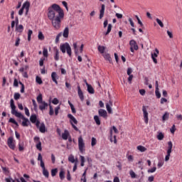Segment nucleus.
Returning <instances> with one entry per match:
<instances>
[{
	"label": "nucleus",
	"mask_w": 182,
	"mask_h": 182,
	"mask_svg": "<svg viewBox=\"0 0 182 182\" xmlns=\"http://www.w3.org/2000/svg\"><path fill=\"white\" fill-rule=\"evenodd\" d=\"M48 19L51 21L53 27L55 31H59L62 28V21L65 18V11L56 4L48 8Z\"/></svg>",
	"instance_id": "obj_1"
},
{
	"label": "nucleus",
	"mask_w": 182,
	"mask_h": 182,
	"mask_svg": "<svg viewBox=\"0 0 182 182\" xmlns=\"http://www.w3.org/2000/svg\"><path fill=\"white\" fill-rule=\"evenodd\" d=\"M10 107L11 109V114H14V116H16V117L22 119L23 122H22L21 124H22L23 127H28V126H29V124H31V122H29V119L28 118L25 117L22 114V113L18 112V111H16V106H15V102L14 101V99H11L10 100Z\"/></svg>",
	"instance_id": "obj_2"
},
{
	"label": "nucleus",
	"mask_w": 182,
	"mask_h": 182,
	"mask_svg": "<svg viewBox=\"0 0 182 182\" xmlns=\"http://www.w3.org/2000/svg\"><path fill=\"white\" fill-rule=\"evenodd\" d=\"M60 50L63 53H68V55L72 56V48H70V46L69 43H65L64 44H62L60 46Z\"/></svg>",
	"instance_id": "obj_3"
},
{
	"label": "nucleus",
	"mask_w": 182,
	"mask_h": 182,
	"mask_svg": "<svg viewBox=\"0 0 182 182\" xmlns=\"http://www.w3.org/2000/svg\"><path fill=\"white\" fill-rule=\"evenodd\" d=\"M78 149L80 152L83 154L86 151V145L85 144V141L83 140V137L80 136L78 137Z\"/></svg>",
	"instance_id": "obj_4"
},
{
	"label": "nucleus",
	"mask_w": 182,
	"mask_h": 182,
	"mask_svg": "<svg viewBox=\"0 0 182 182\" xmlns=\"http://www.w3.org/2000/svg\"><path fill=\"white\" fill-rule=\"evenodd\" d=\"M68 117L70 119V124L72 125V127L74 129V130H75V132H79V129L76 127V125H75L77 124V120L76 118H75L72 114H68Z\"/></svg>",
	"instance_id": "obj_5"
},
{
	"label": "nucleus",
	"mask_w": 182,
	"mask_h": 182,
	"mask_svg": "<svg viewBox=\"0 0 182 182\" xmlns=\"http://www.w3.org/2000/svg\"><path fill=\"white\" fill-rule=\"evenodd\" d=\"M172 149H173V142L170 141L168 142V150H167V154L165 157V161H168L170 160V156L171 154Z\"/></svg>",
	"instance_id": "obj_6"
},
{
	"label": "nucleus",
	"mask_w": 182,
	"mask_h": 182,
	"mask_svg": "<svg viewBox=\"0 0 182 182\" xmlns=\"http://www.w3.org/2000/svg\"><path fill=\"white\" fill-rule=\"evenodd\" d=\"M142 112L144 114V120L147 124L149 123V112H147V109H146V106L142 107Z\"/></svg>",
	"instance_id": "obj_7"
},
{
	"label": "nucleus",
	"mask_w": 182,
	"mask_h": 182,
	"mask_svg": "<svg viewBox=\"0 0 182 182\" xmlns=\"http://www.w3.org/2000/svg\"><path fill=\"white\" fill-rule=\"evenodd\" d=\"M7 144H8L9 149H11V150H14L15 144L14 143V138L12 136L9 137V139L7 140Z\"/></svg>",
	"instance_id": "obj_8"
},
{
	"label": "nucleus",
	"mask_w": 182,
	"mask_h": 182,
	"mask_svg": "<svg viewBox=\"0 0 182 182\" xmlns=\"http://www.w3.org/2000/svg\"><path fill=\"white\" fill-rule=\"evenodd\" d=\"M159 49L156 48L155 52L152 53L151 54V59H152L154 63H155V64H157V59L156 58H157V56H159Z\"/></svg>",
	"instance_id": "obj_9"
},
{
	"label": "nucleus",
	"mask_w": 182,
	"mask_h": 182,
	"mask_svg": "<svg viewBox=\"0 0 182 182\" xmlns=\"http://www.w3.org/2000/svg\"><path fill=\"white\" fill-rule=\"evenodd\" d=\"M98 114L104 119H107V112L105 109H100L98 110Z\"/></svg>",
	"instance_id": "obj_10"
},
{
	"label": "nucleus",
	"mask_w": 182,
	"mask_h": 182,
	"mask_svg": "<svg viewBox=\"0 0 182 182\" xmlns=\"http://www.w3.org/2000/svg\"><path fill=\"white\" fill-rule=\"evenodd\" d=\"M106 9V6L105 4L101 5V9L100 10V19H102L103 16H105V11Z\"/></svg>",
	"instance_id": "obj_11"
},
{
	"label": "nucleus",
	"mask_w": 182,
	"mask_h": 182,
	"mask_svg": "<svg viewBox=\"0 0 182 182\" xmlns=\"http://www.w3.org/2000/svg\"><path fill=\"white\" fill-rule=\"evenodd\" d=\"M112 106H113V102H112V100H109V103L106 104V109L109 114L113 113V111L112 110Z\"/></svg>",
	"instance_id": "obj_12"
},
{
	"label": "nucleus",
	"mask_w": 182,
	"mask_h": 182,
	"mask_svg": "<svg viewBox=\"0 0 182 182\" xmlns=\"http://www.w3.org/2000/svg\"><path fill=\"white\" fill-rule=\"evenodd\" d=\"M129 45L131 48H134V50H139V46H137V43L134 40H131L129 41Z\"/></svg>",
	"instance_id": "obj_13"
},
{
	"label": "nucleus",
	"mask_w": 182,
	"mask_h": 182,
	"mask_svg": "<svg viewBox=\"0 0 182 182\" xmlns=\"http://www.w3.org/2000/svg\"><path fill=\"white\" fill-rule=\"evenodd\" d=\"M77 93L80 100L83 102V100H85V96L83 95V92L82 91V90L80 89V86L79 85L77 86Z\"/></svg>",
	"instance_id": "obj_14"
},
{
	"label": "nucleus",
	"mask_w": 182,
	"mask_h": 182,
	"mask_svg": "<svg viewBox=\"0 0 182 182\" xmlns=\"http://www.w3.org/2000/svg\"><path fill=\"white\" fill-rule=\"evenodd\" d=\"M85 84L87 87L88 93H90V95L95 94V89H93V87H92V85H89V83H87V82L86 80H85Z\"/></svg>",
	"instance_id": "obj_15"
},
{
	"label": "nucleus",
	"mask_w": 182,
	"mask_h": 182,
	"mask_svg": "<svg viewBox=\"0 0 182 182\" xmlns=\"http://www.w3.org/2000/svg\"><path fill=\"white\" fill-rule=\"evenodd\" d=\"M70 136V133H69V131L67 129H65L64 133L62 134V139L63 140H68L69 137Z\"/></svg>",
	"instance_id": "obj_16"
},
{
	"label": "nucleus",
	"mask_w": 182,
	"mask_h": 182,
	"mask_svg": "<svg viewBox=\"0 0 182 182\" xmlns=\"http://www.w3.org/2000/svg\"><path fill=\"white\" fill-rule=\"evenodd\" d=\"M63 38H69V27H65L63 32Z\"/></svg>",
	"instance_id": "obj_17"
},
{
	"label": "nucleus",
	"mask_w": 182,
	"mask_h": 182,
	"mask_svg": "<svg viewBox=\"0 0 182 182\" xmlns=\"http://www.w3.org/2000/svg\"><path fill=\"white\" fill-rule=\"evenodd\" d=\"M102 56L105 59V60H108L109 63H112V57H110V54L105 53L104 54H102Z\"/></svg>",
	"instance_id": "obj_18"
},
{
	"label": "nucleus",
	"mask_w": 182,
	"mask_h": 182,
	"mask_svg": "<svg viewBox=\"0 0 182 182\" xmlns=\"http://www.w3.org/2000/svg\"><path fill=\"white\" fill-rule=\"evenodd\" d=\"M51 77H52L53 82H54L55 83V85H58V80H57L58 74H56L55 72L52 73Z\"/></svg>",
	"instance_id": "obj_19"
},
{
	"label": "nucleus",
	"mask_w": 182,
	"mask_h": 182,
	"mask_svg": "<svg viewBox=\"0 0 182 182\" xmlns=\"http://www.w3.org/2000/svg\"><path fill=\"white\" fill-rule=\"evenodd\" d=\"M31 6V3L29 1H26L23 4L22 8L26 9V11H29V8Z\"/></svg>",
	"instance_id": "obj_20"
},
{
	"label": "nucleus",
	"mask_w": 182,
	"mask_h": 182,
	"mask_svg": "<svg viewBox=\"0 0 182 182\" xmlns=\"http://www.w3.org/2000/svg\"><path fill=\"white\" fill-rule=\"evenodd\" d=\"M97 50L101 53L102 55L105 54V50H106V47L103 46H98Z\"/></svg>",
	"instance_id": "obj_21"
},
{
	"label": "nucleus",
	"mask_w": 182,
	"mask_h": 182,
	"mask_svg": "<svg viewBox=\"0 0 182 182\" xmlns=\"http://www.w3.org/2000/svg\"><path fill=\"white\" fill-rule=\"evenodd\" d=\"M168 117H170V113L166 112L162 116V122H166V120H168Z\"/></svg>",
	"instance_id": "obj_22"
},
{
	"label": "nucleus",
	"mask_w": 182,
	"mask_h": 182,
	"mask_svg": "<svg viewBox=\"0 0 182 182\" xmlns=\"http://www.w3.org/2000/svg\"><path fill=\"white\" fill-rule=\"evenodd\" d=\"M41 167L43 168V174L46 177V168H45V163L43 161H41Z\"/></svg>",
	"instance_id": "obj_23"
},
{
	"label": "nucleus",
	"mask_w": 182,
	"mask_h": 182,
	"mask_svg": "<svg viewBox=\"0 0 182 182\" xmlns=\"http://www.w3.org/2000/svg\"><path fill=\"white\" fill-rule=\"evenodd\" d=\"M137 150H139V151H141V153H144V151H147V148L139 145L136 147Z\"/></svg>",
	"instance_id": "obj_24"
},
{
	"label": "nucleus",
	"mask_w": 182,
	"mask_h": 182,
	"mask_svg": "<svg viewBox=\"0 0 182 182\" xmlns=\"http://www.w3.org/2000/svg\"><path fill=\"white\" fill-rule=\"evenodd\" d=\"M68 161H70V163H73L75 164L76 163V159H75V156H73V154L70 155L68 156Z\"/></svg>",
	"instance_id": "obj_25"
},
{
	"label": "nucleus",
	"mask_w": 182,
	"mask_h": 182,
	"mask_svg": "<svg viewBox=\"0 0 182 182\" xmlns=\"http://www.w3.org/2000/svg\"><path fill=\"white\" fill-rule=\"evenodd\" d=\"M40 110H45L46 109V102H42L41 103H38Z\"/></svg>",
	"instance_id": "obj_26"
},
{
	"label": "nucleus",
	"mask_w": 182,
	"mask_h": 182,
	"mask_svg": "<svg viewBox=\"0 0 182 182\" xmlns=\"http://www.w3.org/2000/svg\"><path fill=\"white\" fill-rule=\"evenodd\" d=\"M40 110H45L46 109V102H42L41 103H38Z\"/></svg>",
	"instance_id": "obj_27"
},
{
	"label": "nucleus",
	"mask_w": 182,
	"mask_h": 182,
	"mask_svg": "<svg viewBox=\"0 0 182 182\" xmlns=\"http://www.w3.org/2000/svg\"><path fill=\"white\" fill-rule=\"evenodd\" d=\"M30 120L33 124L36 123V122L38 121L36 118V114H32L30 117Z\"/></svg>",
	"instance_id": "obj_28"
},
{
	"label": "nucleus",
	"mask_w": 182,
	"mask_h": 182,
	"mask_svg": "<svg viewBox=\"0 0 182 182\" xmlns=\"http://www.w3.org/2000/svg\"><path fill=\"white\" fill-rule=\"evenodd\" d=\"M49 107H50V110L48 114H50V116H53V114H55V110L53 109V107H52V105H50V101L49 104Z\"/></svg>",
	"instance_id": "obj_29"
},
{
	"label": "nucleus",
	"mask_w": 182,
	"mask_h": 182,
	"mask_svg": "<svg viewBox=\"0 0 182 182\" xmlns=\"http://www.w3.org/2000/svg\"><path fill=\"white\" fill-rule=\"evenodd\" d=\"M94 120H95L96 124H97V126H100V118L99 117V116L95 115Z\"/></svg>",
	"instance_id": "obj_30"
},
{
	"label": "nucleus",
	"mask_w": 182,
	"mask_h": 182,
	"mask_svg": "<svg viewBox=\"0 0 182 182\" xmlns=\"http://www.w3.org/2000/svg\"><path fill=\"white\" fill-rule=\"evenodd\" d=\"M55 60H59V50L58 48L55 49V56H54Z\"/></svg>",
	"instance_id": "obj_31"
},
{
	"label": "nucleus",
	"mask_w": 182,
	"mask_h": 182,
	"mask_svg": "<svg viewBox=\"0 0 182 182\" xmlns=\"http://www.w3.org/2000/svg\"><path fill=\"white\" fill-rule=\"evenodd\" d=\"M39 131L41 132V133H45V132H46V127H45V125L43 124L41 125L40 127H38Z\"/></svg>",
	"instance_id": "obj_32"
},
{
	"label": "nucleus",
	"mask_w": 182,
	"mask_h": 182,
	"mask_svg": "<svg viewBox=\"0 0 182 182\" xmlns=\"http://www.w3.org/2000/svg\"><path fill=\"white\" fill-rule=\"evenodd\" d=\"M156 139H158V140H163V139H164V134L159 132Z\"/></svg>",
	"instance_id": "obj_33"
},
{
	"label": "nucleus",
	"mask_w": 182,
	"mask_h": 182,
	"mask_svg": "<svg viewBox=\"0 0 182 182\" xmlns=\"http://www.w3.org/2000/svg\"><path fill=\"white\" fill-rule=\"evenodd\" d=\"M16 31H18V32H23V26L22 24H20L18 26H16Z\"/></svg>",
	"instance_id": "obj_34"
},
{
	"label": "nucleus",
	"mask_w": 182,
	"mask_h": 182,
	"mask_svg": "<svg viewBox=\"0 0 182 182\" xmlns=\"http://www.w3.org/2000/svg\"><path fill=\"white\" fill-rule=\"evenodd\" d=\"M97 143V140L96 139V138L92 137L91 139V146L92 147H94V146H96V144Z\"/></svg>",
	"instance_id": "obj_35"
},
{
	"label": "nucleus",
	"mask_w": 182,
	"mask_h": 182,
	"mask_svg": "<svg viewBox=\"0 0 182 182\" xmlns=\"http://www.w3.org/2000/svg\"><path fill=\"white\" fill-rule=\"evenodd\" d=\"M112 24H108L107 30V32L105 33V35H109V33L112 32Z\"/></svg>",
	"instance_id": "obj_36"
},
{
	"label": "nucleus",
	"mask_w": 182,
	"mask_h": 182,
	"mask_svg": "<svg viewBox=\"0 0 182 182\" xmlns=\"http://www.w3.org/2000/svg\"><path fill=\"white\" fill-rule=\"evenodd\" d=\"M156 21L158 25H159V26H161V28H164V24L163 23V21H161V20H160V18H156Z\"/></svg>",
	"instance_id": "obj_37"
},
{
	"label": "nucleus",
	"mask_w": 182,
	"mask_h": 182,
	"mask_svg": "<svg viewBox=\"0 0 182 182\" xmlns=\"http://www.w3.org/2000/svg\"><path fill=\"white\" fill-rule=\"evenodd\" d=\"M19 85H21V93H25V85H23V83H22V82L19 81Z\"/></svg>",
	"instance_id": "obj_38"
},
{
	"label": "nucleus",
	"mask_w": 182,
	"mask_h": 182,
	"mask_svg": "<svg viewBox=\"0 0 182 182\" xmlns=\"http://www.w3.org/2000/svg\"><path fill=\"white\" fill-rule=\"evenodd\" d=\"M129 176H131V178H136V177H137V175H136V173H134L133 170L129 171Z\"/></svg>",
	"instance_id": "obj_39"
},
{
	"label": "nucleus",
	"mask_w": 182,
	"mask_h": 182,
	"mask_svg": "<svg viewBox=\"0 0 182 182\" xmlns=\"http://www.w3.org/2000/svg\"><path fill=\"white\" fill-rule=\"evenodd\" d=\"M36 83H38V85H42L43 82H42V78H41L39 76H36Z\"/></svg>",
	"instance_id": "obj_40"
},
{
	"label": "nucleus",
	"mask_w": 182,
	"mask_h": 182,
	"mask_svg": "<svg viewBox=\"0 0 182 182\" xmlns=\"http://www.w3.org/2000/svg\"><path fill=\"white\" fill-rule=\"evenodd\" d=\"M9 123H13V124H15L16 126H19V124L17 123V122L14 118H10L9 120Z\"/></svg>",
	"instance_id": "obj_41"
},
{
	"label": "nucleus",
	"mask_w": 182,
	"mask_h": 182,
	"mask_svg": "<svg viewBox=\"0 0 182 182\" xmlns=\"http://www.w3.org/2000/svg\"><path fill=\"white\" fill-rule=\"evenodd\" d=\"M57 173H58V168H54L51 170L52 177H55V176H56Z\"/></svg>",
	"instance_id": "obj_42"
},
{
	"label": "nucleus",
	"mask_w": 182,
	"mask_h": 182,
	"mask_svg": "<svg viewBox=\"0 0 182 182\" xmlns=\"http://www.w3.org/2000/svg\"><path fill=\"white\" fill-rule=\"evenodd\" d=\"M73 46L75 50V54L77 55V43H73Z\"/></svg>",
	"instance_id": "obj_43"
},
{
	"label": "nucleus",
	"mask_w": 182,
	"mask_h": 182,
	"mask_svg": "<svg viewBox=\"0 0 182 182\" xmlns=\"http://www.w3.org/2000/svg\"><path fill=\"white\" fill-rule=\"evenodd\" d=\"M77 163H78V161H77V159H76V161L74 164V166H73V173H75V171H76V170H77Z\"/></svg>",
	"instance_id": "obj_44"
},
{
	"label": "nucleus",
	"mask_w": 182,
	"mask_h": 182,
	"mask_svg": "<svg viewBox=\"0 0 182 182\" xmlns=\"http://www.w3.org/2000/svg\"><path fill=\"white\" fill-rule=\"evenodd\" d=\"M37 102L38 103H42V102H43L42 99V94H39L37 97Z\"/></svg>",
	"instance_id": "obj_45"
},
{
	"label": "nucleus",
	"mask_w": 182,
	"mask_h": 182,
	"mask_svg": "<svg viewBox=\"0 0 182 182\" xmlns=\"http://www.w3.org/2000/svg\"><path fill=\"white\" fill-rule=\"evenodd\" d=\"M1 168H2L3 173H4V174H9V169L8 168L2 166Z\"/></svg>",
	"instance_id": "obj_46"
},
{
	"label": "nucleus",
	"mask_w": 182,
	"mask_h": 182,
	"mask_svg": "<svg viewBox=\"0 0 182 182\" xmlns=\"http://www.w3.org/2000/svg\"><path fill=\"white\" fill-rule=\"evenodd\" d=\"M38 39L40 41H43L45 39V36H43V34L41 31L38 33Z\"/></svg>",
	"instance_id": "obj_47"
},
{
	"label": "nucleus",
	"mask_w": 182,
	"mask_h": 182,
	"mask_svg": "<svg viewBox=\"0 0 182 182\" xmlns=\"http://www.w3.org/2000/svg\"><path fill=\"white\" fill-rule=\"evenodd\" d=\"M155 95L158 99H160V97H161V94L160 93V91H159V90H155Z\"/></svg>",
	"instance_id": "obj_48"
},
{
	"label": "nucleus",
	"mask_w": 182,
	"mask_h": 182,
	"mask_svg": "<svg viewBox=\"0 0 182 182\" xmlns=\"http://www.w3.org/2000/svg\"><path fill=\"white\" fill-rule=\"evenodd\" d=\"M59 110H60V106H58L55 108V116H58V114H59Z\"/></svg>",
	"instance_id": "obj_49"
},
{
	"label": "nucleus",
	"mask_w": 182,
	"mask_h": 182,
	"mask_svg": "<svg viewBox=\"0 0 182 182\" xmlns=\"http://www.w3.org/2000/svg\"><path fill=\"white\" fill-rule=\"evenodd\" d=\"M60 178L61 180H63V178H65V171H60Z\"/></svg>",
	"instance_id": "obj_50"
},
{
	"label": "nucleus",
	"mask_w": 182,
	"mask_h": 182,
	"mask_svg": "<svg viewBox=\"0 0 182 182\" xmlns=\"http://www.w3.org/2000/svg\"><path fill=\"white\" fill-rule=\"evenodd\" d=\"M21 97V94L18 93V92H16L14 94V100H18V99H20Z\"/></svg>",
	"instance_id": "obj_51"
},
{
	"label": "nucleus",
	"mask_w": 182,
	"mask_h": 182,
	"mask_svg": "<svg viewBox=\"0 0 182 182\" xmlns=\"http://www.w3.org/2000/svg\"><path fill=\"white\" fill-rule=\"evenodd\" d=\"M127 73L128 76L132 75V73H133V70L132 69V68H127Z\"/></svg>",
	"instance_id": "obj_52"
},
{
	"label": "nucleus",
	"mask_w": 182,
	"mask_h": 182,
	"mask_svg": "<svg viewBox=\"0 0 182 182\" xmlns=\"http://www.w3.org/2000/svg\"><path fill=\"white\" fill-rule=\"evenodd\" d=\"M36 149H38V150H42V143L41 142H38V143H37V144H36Z\"/></svg>",
	"instance_id": "obj_53"
},
{
	"label": "nucleus",
	"mask_w": 182,
	"mask_h": 182,
	"mask_svg": "<svg viewBox=\"0 0 182 182\" xmlns=\"http://www.w3.org/2000/svg\"><path fill=\"white\" fill-rule=\"evenodd\" d=\"M51 102L53 105H59V100H58V98H54Z\"/></svg>",
	"instance_id": "obj_54"
},
{
	"label": "nucleus",
	"mask_w": 182,
	"mask_h": 182,
	"mask_svg": "<svg viewBox=\"0 0 182 182\" xmlns=\"http://www.w3.org/2000/svg\"><path fill=\"white\" fill-rule=\"evenodd\" d=\"M18 150L19 151H23L24 150L23 144H18Z\"/></svg>",
	"instance_id": "obj_55"
},
{
	"label": "nucleus",
	"mask_w": 182,
	"mask_h": 182,
	"mask_svg": "<svg viewBox=\"0 0 182 182\" xmlns=\"http://www.w3.org/2000/svg\"><path fill=\"white\" fill-rule=\"evenodd\" d=\"M157 170V168L156 166H154L152 168L148 170V173H154Z\"/></svg>",
	"instance_id": "obj_56"
},
{
	"label": "nucleus",
	"mask_w": 182,
	"mask_h": 182,
	"mask_svg": "<svg viewBox=\"0 0 182 182\" xmlns=\"http://www.w3.org/2000/svg\"><path fill=\"white\" fill-rule=\"evenodd\" d=\"M171 133H172V134H174V132H176V125H173L172 127L170 129Z\"/></svg>",
	"instance_id": "obj_57"
},
{
	"label": "nucleus",
	"mask_w": 182,
	"mask_h": 182,
	"mask_svg": "<svg viewBox=\"0 0 182 182\" xmlns=\"http://www.w3.org/2000/svg\"><path fill=\"white\" fill-rule=\"evenodd\" d=\"M63 6H65L66 11H69V8H68V3L66 1H62Z\"/></svg>",
	"instance_id": "obj_58"
},
{
	"label": "nucleus",
	"mask_w": 182,
	"mask_h": 182,
	"mask_svg": "<svg viewBox=\"0 0 182 182\" xmlns=\"http://www.w3.org/2000/svg\"><path fill=\"white\" fill-rule=\"evenodd\" d=\"M24 111L26 116H30L29 109H28V107H24Z\"/></svg>",
	"instance_id": "obj_59"
},
{
	"label": "nucleus",
	"mask_w": 182,
	"mask_h": 182,
	"mask_svg": "<svg viewBox=\"0 0 182 182\" xmlns=\"http://www.w3.org/2000/svg\"><path fill=\"white\" fill-rule=\"evenodd\" d=\"M16 181L17 182H27L23 177H21L20 179H16Z\"/></svg>",
	"instance_id": "obj_60"
},
{
	"label": "nucleus",
	"mask_w": 182,
	"mask_h": 182,
	"mask_svg": "<svg viewBox=\"0 0 182 182\" xmlns=\"http://www.w3.org/2000/svg\"><path fill=\"white\" fill-rule=\"evenodd\" d=\"M43 60H45V58H41L39 60V65L43 66Z\"/></svg>",
	"instance_id": "obj_61"
},
{
	"label": "nucleus",
	"mask_w": 182,
	"mask_h": 182,
	"mask_svg": "<svg viewBox=\"0 0 182 182\" xmlns=\"http://www.w3.org/2000/svg\"><path fill=\"white\" fill-rule=\"evenodd\" d=\"M127 159H128V161H133V160H134L133 156L129 155L127 156Z\"/></svg>",
	"instance_id": "obj_62"
},
{
	"label": "nucleus",
	"mask_w": 182,
	"mask_h": 182,
	"mask_svg": "<svg viewBox=\"0 0 182 182\" xmlns=\"http://www.w3.org/2000/svg\"><path fill=\"white\" fill-rule=\"evenodd\" d=\"M13 181H14V179H12V178H11V177L5 178L6 182H12Z\"/></svg>",
	"instance_id": "obj_63"
},
{
	"label": "nucleus",
	"mask_w": 182,
	"mask_h": 182,
	"mask_svg": "<svg viewBox=\"0 0 182 182\" xmlns=\"http://www.w3.org/2000/svg\"><path fill=\"white\" fill-rule=\"evenodd\" d=\"M113 182H120V178H119L117 176H115L114 178Z\"/></svg>",
	"instance_id": "obj_64"
}]
</instances>
